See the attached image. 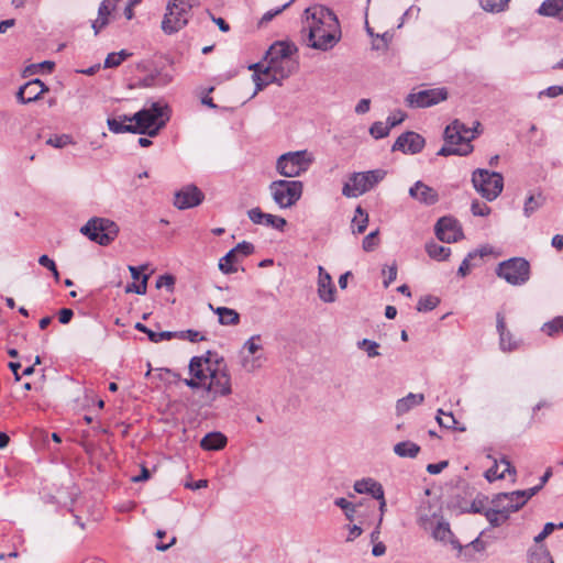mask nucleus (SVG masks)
<instances>
[{
  "mask_svg": "<svg viewBox=\"0 0 563 563\" xmlns=\"http://www.w3.org/2000/svg\"><path fill=\"white\" fill-rule=\"evenodd\" d=\"M547 201L542 191H530L523 202V216L530 218L534 212L544 206Z\"/></svg>",
  "mask_w": 563,
  "mask_h": 563,
  "instance_id": "25",
  "label": "nucleus"
},
{
  "mask_svg": "<svg viewBox=\"0 0 563 563\" xmlns=\"http://www.w3.org/2000/svg\"><path fill=\"white\" fill-rule=\"evenodd\" d=\"M207 382L205 388L212 394V398L224 397L231 394V376L225 366L217 364L216 367L208 366Z\"/></svg>",
  "mask_w": 563,
  "mask_h": 563,
  "instance_id": "12",
  "label": "nucleus"
},
{
  "mask_svg": "<svg viewBox=\"0 0 563 563\" xmlns=\"http://www.w3.org/2000/svg\"><path fill=\"white\" fill-rule=\"evenodd\" d=\"M368 223V213L361 207L357 206L355 214L352 219L353 233H363Z\"/></svg>",
  "mask_w": 563,
  "mask_h": 563,
  "instance_id": "35",
  "label": "nucleus"
},
{
  "mask_svg": "<svg viewBox=\"0 0 563 563\" xmlns=\"http://www.w3.org/2000/svg\"><path fill=\"white\" fill-rule=\"evenodd\" d=\"M422 401V394H408L406 397L399 399L396 404V413L402 416L408 412L411 408L419 405Z\"/></svg>",
  "mask_w": 563,
  "mask_h": 563,
  "instance_id": "32",
  "label": "nucleus"
},
{
  "mask_svg": "<svg viewBox=\"0 0 563 563\" xmlns=\"http://www.w3.org/2000/svg\"><path fill=\"white\" fill-rule=\"evenodd\" d=\"M134 121L132 119V115L122 114L115 118H109L107 120V125L109 130L112 133L120 134V133H133L134 131Z\"/></svg>",
  "mask_w": 563,
  "mask_h": 563,
  "instance_id": "24",
  "label": "nucleus"
},
{
  "mask_svg": "<svg viewBox=\"0 0 563 563\" xmlns=\"http://www.w3.org/2000/svg\"><path fill=\"white\" fill-rule=\"evenodd\" d=\"M468 128L460 120H454L444 131L445 144L442 146L438 155H460L466 156L473 152L472 141L477 136V126Z\"/></svg>",
  "mask_w": 563,
  "mask_h": 563,
  "instance_id": "4",
  "label": "nucleus"
},
{
  "mask_svg": "<svg viewBox=\"0 0 563 563\" xmlns=\"http://www.w3.org/2000/svg\"><path fill=\"white\" fill-rule=\"evenodd\" d=\"M431 534L435 541L443 544H450L452 549L461 550L460 542L455 539L451 531L450 523L443 519L437 520L435 525L431 521Z\"/></svg>",
  "mask_w": 563,
  "mask_h": 563,
  "instance_id": "19",
  "label": "nucleus"
},
{
  "mask_svg": "<svg viewBox=\"0 0 563 563\" xmlns=\"http://www.w3.org/2000/svg\"><path fill=\"white\" fill-rule=\"evenodd\" d=\"M73 139L68 134L53 135L46 140V144L55 148H63L68 144H73Z\"/></svg>",
  "mask_w": 563,
  "mask_h": 563,
  "instance_id": "44",
  "label": "nucleus"
},
{
  "mask_svg": "<svg viewBox=\"0 0 563 563\" xmlns=\"http://www.w3.org/2000/svg\"><path fill=\"white\" fill-rule=\"evenodd\" d=\"M471 211L476 217H485L489 214L490 208L484 202L473 201Z\"/></svg>",
  "mask_w": 563,
  "mask_h": 563,
  "instance_id": "55",
  "label": "nucleus"
},
{
  "mask_svg": "<svg viewBox=\"0 0 563 563\" xmlns=\"http://www.w3.org/2000/svg\"><path fill=\"white\" fill-rule=\"evenodd\" d=\"M515 472L510 462L503 457L499 463L494 460V465L485 472V478L488 482L505 478L506 473Z\"/></svg>",
  "mask_w": 563,
  "mask_h": 563,
  "instance_id": "26",
  "label": "nucleus"
},
{
  "mask_svg": "<svg viewBox=\"0 0 563 563\" xmlns=\"http://www.w3.org/2000/svg\"><path fill=\"white\" fill-rule=\"evenodd\" d=\"M390 132L389 126L382 121L374 122L369 128V133L374 139H383Z\"/></svg>",
  "mask_w": 563,
  "mask_h": 563,
  "instance_id": "45",
  "label": "nucleus"
},
{
  "mask_svg": "<svg viewBox=\"0 0 563 563\" xmlns=\"http://www.w3.org/2000/svg\"><path fill=\"white\" fill-rule=\"evenodd\" d=\"M391 151L405 154H417L422 151V137L415 132L402 133L394 143Z\"/></svg>",
  "mask_w": 563,
  "mask_h": 563,
  "instance_id": "18",
  "label": "nucleus"
},
{
  "mask_svg": "<svg viewBox=\"0 0 563 563\" xmlns=\"http://www.w3.org/2000/svg\"><path fill=\"white\" fill-rule=\"evenodd\" d=\"M205 199L203 192L195 185H187L175 194L174 205L179 210L199 206Z\"/></svg>",
  "mask_w": 563,
  "mask_h": 563,
  "instance_id": "15",
  "label": "nucleus"
},
{
  "mask_svg": "<svg viewBox=\"0 0 563 563\" xmlns=\"http://www.w3.org/2000/svg\"><path fill=\"white\" fill-rule=\"evenodd\" d=\"M242 366L247 372L255 371L256 368H258L261 366L260 356H254L252 358H250L249 356H243Z\"/></svg>",
  "mask_w": 563,
  "mask_h": 563,
  "instance_id": "57",
  "label": "nucleus"
},
{
  "mask_svg": "<svg viewBox=\"0 0 563 563\" xmlns=\"http://www.w3.org/2000/svg\"><path fill=\"white\" fill-rule=\"evenodd\" d=\"M119 231V225L114 221L101 217L90 218L80 228L81 234L101 246L112 243L117 239Z\"/></svg>",
  "mask_w": 563,
  "mask_h": 563,
  "instance_id": "6",
  "label": "nucleus"
},
{
  "mask_svg": "<svg viewBox=\"0 0 563 563\" xmlns=\"http://www.w3.org/2000/svg\"><path fill=\"white\" fill-rule=\"evenodd\" d=\"M420 451V445L411 441H401L394 445V453L399 457L415 459Z\"/></svg>",
  "mask_w": 563,
  "mask_h": 563,
  "instance_id": "30",
  "label": "nucleus"
},
{
  "mask_svg": "<svg viewBox=\"0 0 563 563\" xmlns=\"http://www.w3.org/2000/svg\"><path fill=\"white\" fill-rule=\"evenodd\" d=\"M509 0H479L481 8L490 13H499L508 8Z\"/></svg>",
  "mask_w": 563,
  "mask_h": 563,
  "instance_id": "40",
  "label": "nucleus"
},
{
  "mask_svg": "<svg viewBox=\"0 0 563 563\" xmlns=\"http://www.w3.org/2000/svg\"><path fill=\"white\" fill-rule=\"evenodd\" d=\"M302 32L307 34V45L327 52L341 40L342 32L338 16L333 11L321 4L305 10Z\"/></svg>",
  "mask_w": 563,
  "mask_h": 563,
  "instance_id": "1",
  "label": "nucleus"
},
{
  "mask_svg": "<svg viewBox=\"0 0 563 563\" xmlns=\"http://www.w3.org/2000/svg\"><path fill=\"white\" fill-rule=\"evenodd\" d=\"M556 528H563V523L562 522H560L559 525H555L553 522L545 523L542 531L538 536L534 537L536 544H540L541 541H543L548 536H550Z\"/></svg>",
  "mask_w": 563,
  "mask_h": 563,
  "instance_id": "48",
  "label": "nucleus"
},
{
  "mask_svg": "<svg viewBox=\"0 0 563 563\" xmlns=\"http://www.w3.org/2000/svg\"><path fill=\"white\" fill-rule=\"evenodd\" d=\"M438 201V194L424 185V205H433Z\"/></svg>",
  "mask_w": 563,
  "mask_h": 563,
  "instance_id": "64",
  "label": "nucleus"
},
{
  "mask_svg": "<svg viewBox=\"0 0 563 563\" xmlns=\"http://www.w3.org/2000/svg\"><path fill=\"white\" fill-rule=\"evenodd\" d=\"M475 253H468L467 256L462 261L459 267V275L462 277L466 276L471 272V260L475 256Z\"/></svg>",
  "mask_w": 563,
  "mask_h": 563,
  "instance_id": "61",
  "label": "nucleus"
},
{
  "mask_svg": "<svg viewBox=\"0 0 563 563\" xmlns=\"http://www.w3.org/2000/svg\"><path fill=\"white\" fill-rule=\"evenodd\" d=\"M424 250L431 258L437 261L446 260L451 254V249L442 245H438L434 242L424 245Z\"/></svg>",
  "mask_w": 563,
  "mask_h": 563,
  "instance_id": "38",
  "label": "nucleus"
},
{
  "mask_svg": "<svg viewBox=\"0 0 563 563\" xmlns=\"http://www.w3.org/2000/svg\"><path fill=\"white\" fill-rule=\"evenodd\" d=\"M383 275L385 276L383 285L385 288H387L397 278V266L393 264L390 266L385 267L383 269Z\"/></svg>",
  "mask_w": 563,
  "mask_h": 563,
  "instance_id": "53",
  "label": "nucleus"
},
{
  "mask_svg": "<svg viewBox=\"0 0 563 563\" xmlns=\"http://www.w3.org/2000/svg\"><path fill=\"white\" fill-rule=\"evenodd\" d=\"M240 260L236 258V255L230 250L219 261V269L223 274H232L238 271V267L234 265Z\"/></svg>",
  "mask_w": 563,
  "mask_h": 563,
  "instance_id": "39",
  "label": "nucleus"
},
{
  "mask_svg": "<svg viewBox=\"0 0 563 563\" xmlns=\"http://www.w3.org/2000/svg\"><path fill=\"white\" fill-rule=\"evenodd\" d=\"M312 161L307 151L288 152L278 157L276 170L284 177L294 178L307 172Z\"/></svg>",
  "mask_w": 563,
  "mask_h": 563,
  "instance_id": "10",
  "label": "nucleus"
},
{
  "mask_svg": "<svg viewBox=\"0 0 563 563\" xmlns=\"http://www.w3.org/2000/svg\"><path fill=\"white\" fill-rule=\"evenodd\" d=\"M434 230L437 238L442 242L452 243L463 238L461 224L452 217L439 219Z\"/></svg>",
  "mask_w": 563,
  "mask_h": 563,
  "instance_id": "14",
  "label": "nucleus"
},
{
  "mask_svg": "<svg viewBox=\"0 0 563 563\" xmlns=\"http://www.w3.org/2000/svg\"><path fill=\"white\" fill-rule=\"evenodd\" d=\"M297 48L292 44L285 42H276L266 53L265 60L266 67L263 74L255 73L253 80L256 85V90H262L269 82H278L288 78L298 68V62L295 58Z\"/></svg>",
  "mask_w": 563,
  "mask_h": 563,
  "instance_id": "2",
  "label": "nucleus"
},
{
  "mask_svg": "<svg viewBox=\"0 0 563 563\" xmlns=\"http://www.w3.org/2000/svg\"><path fill=\"white\" fill-rule=\"evenodd\" d=\"M147 279H148V275H143L142 282L140 284L128 285L125 291L144 295L147 289Z\"/></svg>",
  "mask_w": 563,
  "mask_h": 563,
  "instance_id": "52",
  "label": "nucleus"
},
{
  "mask_svg": "<svg viewBox=\"0 0 563 563\" xmlns=\"http://www.w3.org/2000/svg\"><path fill=\"white\" fill-rule=\"evenodd\" d=\"M472 183L476 191L488 201L495 200L504 188L501 174L482 168L474 170Z\"/></svg>",
  "mask_w": 563,
  "mask_h": 563,
  "instance_id": "9",
  "label": "nucleus"
},
{
  "mask_svg": "<svg viewBox=\"0 0 563 563\" xmlns=\"http://www.w3.org/2000/svg\"><path fill=\"white\" fill-rule=\"evenodd\" d=\"M271 196L282 209L290 208L301 198L303 185L299 180L278 179L271 183Z\"/></svg>",
  "mask_w": 563,
  "mask_h": 563,
  "instance_id": "8",
  "label": "nucleus"
},
{
  "mask_svg": "<svg viewBox=\"0 0 563 563\" xmlns=\"http://www.w3.org/2000/svg\"><path fill=\"white\" fill-rule=\"evenodd\" d=\"M170 108L164 100L147 101L132 115L135 134L155 137L170 119Z\"/></svg>",
  "mask_w": 563,
  "mask_h": 563,
  "instance_id": "3",
  "label": "nucleus"
},
{
  "mask_svg": "<svg viewBox=\"0 0 563 563\" xmlns=\"http://www.w3.org/2000/svg\"><path fill=\"white\" fill-rule=\"evenodd\" d=\"M406 102L409 107H422V90L409 93Z\"/></svg>",
  "mask_w": 563,
  "mask_h": 563,
  "instance_id": "59",
  "label": "nucleus"
},
{
  "mask_svg": "<svg viewBox=\"0 0 563 563\" xmlns=\"http://www.w3.org/2000/svg\"><path fill=\"white\" fill-rule=\"evenodd\" d=\"M361 344L365 349V351L369 357H375V356L379 355L378 344L376 342L364 339Z\"/></svg>",
  "mask_w": 563,
  "mask_h": 563,
  "instance_id": "58",
  "label": "nucleus"
},
{
  "mask_svg": "<svg viewBox=\"0 0 563 563\" xmlns=\"http://www.w3.org/2000/svg\"><path fill=\"white\" fill-rule=\"evenodd\" d=\"M449 92L444 87L424 89V108L438 104L448 99Z\"/></svg>",
  "mask_w": 563,
  "mask_h": 563,
  "instance_id": "31",
  "label": "nucleus"
},
{
  "mask_svg": "<svg viewBox=\"0 0 563 563\" xmlns=\"http://www.w3.org/2000/svg\"><path fill=\"white\" fill-rule=\"evenodd\" d=\"M196 0H170L162 21V30L166 34H174L185 27L191 15Z\"/></svg>",
  "mask_w": 563,
  "mask_h": 563,
  "instance_id": "5",
  "label": "nucleus"
},
{
  "mask_svg": "<svg viewBox=\"0 0 563 563\" xmlns=\"http://www.w3.org/2000/svg\"><path fill=\"white\" fill-rule=\"evenodd\" d=\"M208 366H212L208 357L194 356L189 362V373L198 380H207Z\"/></svg>",
  "mask_w": 563,
  "mask_h": 563,
  "instance_id": "27",
  "label": "nucleus"
},
{
  "mask_svg": "<svg viewBox=\"0 0 563 563\" xmlns=\"http://www.w3.org/2000/svg\"><path fill=\"white\" fill-rule=\"evenodd\" d=\"M435 419L441 427L446 429L451 428L455 423L453 415L450 412H443L442 410H439V415L435 417Z\"/></svg>",
  "mask_w": 563,
  "mask_h": 563,
  "instance_id": "54",
  "label": "nucleus"
},
{
  "mask_svg": "<svg viewBox=\"0 0 563 563\" xmlns=\"http://www.w3.org/2000/svg\"><path fill=\"white\" fill-rule=\"evenodd\" d=\"M496 328L499 334V347L503 352H512L520 346V340L514 338L506 328L505 316L501 312L496 314Z\"/></svg>",
  "mask_w": 563,
  "mask_h": 563,
  "instance_id": "20",
  "label": "nucleus"
},
{
  "mask_svg": "<svg viewBox=\"0 0 563 563\" xmlns=\"http://www.w3.org/2000/svg\"><path fill=\"white\" fill-rule=\"evenodd\" d=\"M405 118H406V114L402 111L396 110L388 115L385 123L391 130L394 126L400 124L405 120Z\"/></svg>",
  "mask_w": 563,
  "mask_h": 563,
  "instance_id": "56",
  "label": "nucleus"
},
{
  "mask_svg": "<svg viewBox=\"0 0 563 563\" xmlns=\"http://www.w3.org/2000/svg\"><path fill=\"white\" fill-rule=\"evenodd\" d=\"M172 334L174 335V339H180V340H188L190 342H199L205 340V336L196 331V330H183V331H172Z\"/></svg>",
  "mask_w": 563,
  "mask_h": 563,
  "instance_id": "43",
  "label": "nucleus"
},
{
  "mask_svg": "<svg viewBox=\"0 0 563 563\" xmlns=\"http://www.w3.org/2000/svg\"><path fill=\"white\" fill-rule=\"evenodd\" d=\"M119 0H103L98 10V18L92 22L95 34H98L109 23V16L115 10Z\"/></svg>",
  "mask_w": 563,
  "mask_h": 563,
  "instance_id": "22",
  "label": "nucleus"
},
{
  "mask_svg": "<svg viewBox=\"0 0 563 563\" xmlns=\"http://www.w3.org/2000/svg\"><path fill=\"white\" fill-rule=\"evenodd\" d=\"M225 444L227 438L221 432H210L200 441V446L206 451H218L223 449Z\"/></svg>",
  "mask_w": 563,
  "mask_h": 563,
  "instance_id": "28",
  "label": "nucleus"
},
{
  "mask_svg": "<svg viewBox=\"0 0 563 563\" xmlns=\"http://www.w3.org/2000/svg\"><path fill=\"white\" fill-rule=\"evenodd\" d=\"M55 67V64L51 60H44L40 64H32L27 66L24 70V74L34 75L40 70H46L47 73H51Z\"/></svg>",
  "mask_w": 563,
  "mask_h": 563,
  "instance_id": "47",
  "label": "nucleus"
},
{
  "mask_svg": "<svg viewBox=\"0 0 563 563\" xmlns=\"http://www.w3.org/2000/svg\"><path fill=\"white\" fill-rule=\"evenodd\" d=\"M214 312L219 317V322L223 325H234L240 321L239 313L231 308L218 307Z\"/></svg>",
  "mask_w": 563,
  "mask_h": 563,
  "instance_id": "34",
  "label": "nucleus"
},
{
  "mask_svg": "<svg viewBox=\"0 0 563 563\" xmlns=\"http://www.w3.org/2000/svg\"><path fill=\"white\" fill-rule=\"evenodd\" d=\"M541 330L549 336H554L563 332V317L559 316L551 321L545 322Z\"/></svg>",
  "mask_w": 563,
  "mask_h": 563,
  "instance_id": "41",
  "label": "nucleus"
},
{
  "mask_svg": "<svg viewBox=\"0 0 563 563\" xmlns=\"http://www.w3.org/2000/svg\"><path fill=\"white\" fill-rule=\"evenodd\" d=\"M353 487L357 494H368L373 498H382L384 494L382 484L371 477L356 481Z\"/></svg>",
  "mask_w": 563,
  "mask_h": 563,
  "instance_id": "23",
  "label": "nucleus"
},
{
  "mask_svg": "<svg viewBox=\"0 0 563 563\" xmlns=\"http://www.w3.org/2000/svg\"><path fill=\"white\" fill-rule=\"evenodd\" d=\"M134 328L143 332L147 335L148 340L153 343H158L165 340H172L174 339L175 334H172V331H162V332H155V330L148 329L145 324L141 322H136Z\"/></svg>",
  "mask_w": 563,
  "mask_h": 563,
  "instance_id": "33",
  "label": "nucleus"
},
{
  "mask_svg": "<svg viewBox=\"0 0 563 563\" xmlns=\"http://www.w3.org/2000/svg\"><path fill=\"white\" fill-rule=\"evenodd\" d=\"M261 340L260 335L251 336L243 345V350L247 351L250 355H255L261 349V344L258 341Z\"/></svg>",
  "mask_w": 563,
  "mask_h": 563,
  "instance_id": "50",
  "label": "nucleus"
},
{
  "mask_svg": "<svg viewBox=\"0 0 563 563\" xmlns=\"http://www.w3.org/2000/svg\"><path fill=\"white\" fill-rule=\"evenodd\" d=\"M386 175L387 172L382 168L353 173L349 181L343 185L342 194L349 198H357L374 188Z\"/></svg>",
  "mask_w": 563,
  "mask_h": 563,
  "instance_id": "7",
  "label": "nucleus"
},
{
  "mask_svg": "<svg viewBox=\"0 0 563 563\" xmlns=\"http://www.w3.org/2000/svg\"><path fill=\"white\" fill-rule=\"evenodd\" d=\"M496 274L512 286H521L530 278V264L522 257H512L499 263Z\"/></svg>",
  "mask_w": 563,
  "mask_h": 563,
  "instance_id": "11",
  "label": "nucleus"
},
{
  "mask_svg": "<svg viewBox=\"0 0 563 563\" xmlns=\"http://www.w3.org/2000/svg\"><path fill=\"white\" fill-rule=\"evenodd\" d=\"M317 292L319 299L325 303L335 301V285L331 275L322 266H318Z\"/></svg>",
  "mask_w": 563,
  "mask_h": 563,
  "instance_id": "17",
  "label": "nucleus"
},
{
  "mask_svg": "<svg viewBox=\"0 0 563 563\" xmlns=\"http://www.w3.org/2000/svg\"><path fill=\"white\" fill-rule=\"evenodd\" d=\"M247 216L254 224L271 227L278 231H283L287 224V221L284 218L265 213L258 207L250 209L247 211Z\"/></svg>",
  "mask_w": 563,
  "mask_h": 563,
  "instance_id": "21",
  "label": "nucleus"
},
{
  "mask_svg": "<svg viewBox=\"0 0 563 563\" xmlns=\"http://www.w3.org/2000/svg\"><path fill=\"white\" fill-rule=\"evenodd\" d=\"M449 465L448 461H440L439 463L428 464L426 470L430 474H439Z\"/></svg>",
  "mask_w": 563,
  "mask_h": 563,
  "instance_id": "62",
  "label": "nucleus"
},
{
  "mask_svg": "<svg viewBox=\"0 0 563 563\" xmlns=\"http://www.w3.org/2000/svg\"><path fill=\"white\" fill-rule=\"evenodd\" d=\"M175 285V278L172 275H162L156 280V288H167L169 290H173V287Z\"/></svg>",
  "mask_w": 563,
  "mask_h": 563,
  "instance_id": "60",
  "label": "nucleus"
},
{
  "mask_svg": "<svg viewBox=\"0 0 563 563\" xmlns=\"http://www.w3.org/2000/svg\"><path fill=\"white\" fill-rule=\"evenodd\" d=\"M563 95V87L562 86H551L548 87L545 90L540 92V96H547L549 98H555L558 96Z\"/></svg>",
  "mask_w": 563,
  "mask_h": 563,
  "instance_id": "63",
  "label": "nucleus"
},
{
  "mask_svg": "<svg viewBox=\"0 0 563 563\" xmlns=\"http://www.w3.org/2000/svg\"><path fill=\"white\" fill-rule=\"evenodd\" d=\"M377 235H378V230L371 232L369 234H367L364 238L363 244H362L364 251L371 252L376 249V246L378 244Z\"/></svg>",
  "mask_w": 563,
  "mask_h": 563,
  "instance_id": "51",
  "label": "nucleus"
},
{
  "mask_svg": "<svg viewBox=\"0 0 563 563\" xmlns=\"http://www.w3.org/2000/svg\"><path fill=\"white\" fill-rule=\"evenodd\" d=\"M537 494V489L515 490L510 493H499L494 496L492 504L500 507L508 515L519 510L527 501Z\"/></svg>",
  "mask_w": 563,
  "mask_h": 563,
  "instance_id": "13",
  "label": "nucleus"
},
{
  "mask_svg": "<svg viewBox=\"0 0 563 563\" xmlns=\"http://www.w3.org/2000/svg\"><path fill=\"white\" fill-rule=\"evenodd\" d=\"M232 251L236 255V258L241 261L243 257L249 256L254 252V245L250 242L243 241L233 247Z\"/></svg>",
  "mask_w": 563,
  "mask_h": 563,
  "instance_id": "46",
  "label": "nucleus"
},
{
  "mask_svg": "<svg viewBox=\"0 0 563 563\" xmlns=\"http://www.w3.org/2000/svg\"><path fill=\"white\" fill-rule=\"evenodd\" d=\"M562 0H545L538 9V13L543 16L559 18Z\"/></svg>",
  "mask_w": 563,
  "mask_h": 563,
  "instance_id": "37",
  "label": "nucleus"
},
{
  "mask_svg": "<svg viewBox=\"0 0 563 563\" xmlns=\"http://www.w3.org/2000/svg\"><path fill=\"white\" fill-rule=\"evenodd\" d=\"M529 563H554L553 558L543 544H534L528 552Z\"/></svg>",
  "mask_w": 563,
  "mask_h": 563,
  "instance_id": "29",
  "label": "nucleus"
},
{
  "mask_svg": "<svg viewBox=\"0 0 563 563\" xmlns=\"http://www.w3.org/2000/svg\"><path fill=\"white\" fill-rule=\"evenodd\" d=\"M47 91L48 87L41 79L36 78L20 87L16 92V99L20 103L26 104L36 101Z\"/></svg>",
  "mask_w": 563,
  "mask_h": 563,
  "instance_id": "16",
  "label": "nucleus"
},
{
  "mask_svg": "<svg viewBox=\"0 0 563 563\" xmlns=\"http://www.w3.org/2000/svg\"><path fill=\"white\" fill-rule=\"evenodd\" d=\"M334 505L344 511L347 520L352 521L356 511V505L352 504L347 499L340 497L334 500Z\"/></svg>",
  "mask_w": 563,
  "mask_h": 563,
  "instance_id": "42",
  "label": "nucleus"
},
{
  "mask_svg": "<svg viewBox=\"0 0 563 563\" xmlns=\"http://www.w3.org/2000/svg\"><path fill=\"white\" fill-rule=\"evenodd\" d=\"M485 517L492 527H499L509 518V515L500 507L493 506L485 511Z\"/></svg>",
  "mask_w": 563,
  "mask_h": 563,
  "instance_id": "36",
  "label": "nucleus"
},
{
  "mask_svg": "<svg viewBox=\"0 0 563 563\" xmlns=\"http://www.w3.org/2000/svg\"><path fill=\"white\" fill-rule=\"evenodd\" d=\"M486 503H487V498L484 497V496H477L472 503H471V506H470V509L468 511L470 512H474V514H484L485 515V511L487 510L486 509Z\"/></svg>",
  "mask_w": 563,
  "mask_h": 563,
  "instance_id": "49",
  "label": "nucleus"
}]
</instances>
